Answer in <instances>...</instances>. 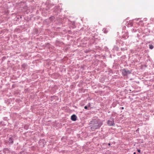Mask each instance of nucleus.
Segmentation results:
<instances>
[{"label": "nucleus", "instance_id": "1", "mask_svg": "<svg viewBox=\"0 0 154 154\" xmlns=\"http://www.w3.org/2000/svg\"><path fill=\"white\" fill-rule=\"evenodd\" d=\"M94 125L91 128L93 129H97L99 128L103 124L102 121L100 120L94 121Z\"/></svg>", "mask_w": 154, "mask_h": 154}, {"label": "nucleus", "instance_id": "2", "mask_svg": "<svg viewBox=\"0 0 154 154\" xmlns=\"http://www.w3.org/2000/svg\"><path fill=\"white\" fill-rule=\"evenodd\" d=\"M107 124L109 126H114L115 125L114 120L113 119H111L107 122Z\"/></svg>", "mask_w": 154, "mask_h": 154}, {"label": "nucleus", "instance_id": "3", "mask_svg": "<svg viewBox=\"0 0 154 154\" xmlns=\"http://www.w3.org/2000/svg\"><path fill=\"white\" fill-rule=\"evenodd\" d=\"M122 73L124 75H125L127 74L130 73V72L129 70H126L125 69H124L122 70Z\"/></svg>", "mask_w": 154, "mask_h": 154}, {"label": "nucleus", "instance_id": "4", "mask_svg": "<svg viewBox=\"0 0 154 154\" xmlns=\"http://www.w3.org/2000/svg\"><path fill=\"white\" fill-rule=\"evenodd\" d=\"M77 117L75 115H72L71 117V119L72 121H75L76 120Z\"/></svg>", "mask_w": 154, "mask_h": 154}, {"label": "nucleus", "instance_id": "5", "mask_svg": "<svg viewBox=\"0 0 154 154\" xmlns=\"http://www.w3.org/2000/svg\"><path fill=\"white\" fill-rule=\"evenodd\" d=\"M9 141L11 143H13V140H12V139L11 138H9Z\"/></svg>", "mask_w": 154, "mask_h": 154}, {"label": "nucleus", "instance_id": "6", "mask_svg": "<svg viewBox=\"0 0 154 154\" xmlns=\"http://www.w3.org/2000/svg\"><path fill=\"white\" fill-rule=\"evenodd\" d=\"M149 48L150 49H152L153 48V46L152 45H149Z\"/></svg>", "mask_w": 154, "mask_h": 154}, {"label": "nucleus", "instance_id": "7", "mask_svg": "<svg viewBox=\"0 0 154 154\" xmlns=\"http://www.w3.org/2000/svg\"><path fill=\"white\" fill-rule=\"evenodd\" d=\"M137 152L139 153H140V149H137Z\"/></svg>", "mask_w": 154, "mask_h": 154}, {"label": "nucleus", "instance_id": "8", "mask_svg": "<svg viewBox=\"0 0 154 154\" xmlns=\"http://www.w3.org/2000/svg\"><path fill=\"white\" fill-rule=\"evenodd\" d=\"M84 108L85 109H87V106H85Z\"/></svg>", "mask_w": 154, "mask_h": 154}, {"label": "nucleus", "instance_id": "9", "mask_svg": "<svg viewBox=\"0 0 154 154\" xmlns=\"http://www.w3.org/2000/svg\"><path fill=\"white\" fill-rule=\"evenodd\" d=\"M121 109H124V107H121Z\"/></svg>", "mask_w": 154, "mask_h": 154}, {"label": "nucleus", "instance_id": "10", "mask_svg": "<svg viewBox=\"0 0 154 154\" xmlns=\"http://www.w3.org/2000/svg\"><path fill=\"white\" fill-rule=\"evenodd\" d=\"M110 143H109L108 144V145H109V146H110Z\"/></svg>", "mask_w": 154, "mask_h": 154}, {"label": "nucleus", "instance_id": "11", "mask_svg": "<svg viewBox=\"0 0 154 154\" xmlns=\"http://www.w3.org/2000/svg\"><path fill=\"white\" fill-rule=\"evenodd\" d=\"M134 154H136V152H134Z\"/></svg>", "mask_w": 154, "mask_h": 154}]
</instances>
